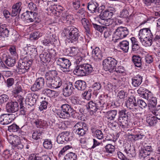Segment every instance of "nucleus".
Masks as SVG:
<instances>
[{"instance_id": "23", "label": "nucleus", "mask_w": 160, "mask_h": 160, "mask_svg": "<svg viewBox=\"0 0 160 160\" xmlns=\"http://www.w3.org/2000/svg\"><path fill=\"white\" fill-rule=\"evenodd\" d=\"M21 5V2H18L12 6L11 14L12 16L15 17L20 13L22 9Z\"/></svg>"}, {"instance_id": "60", "label": "nucleus", "mask_w": 160, "mask_h": 160, "mask_svg": "<svg viewBox=\"0 0 160 160\" xmlns=\"http://www.w3.org/2000/svg\"><path fill=\"white\" fill-rule=\"evenodd\" d=\"M8 99L9 97L7 95H2L0 96V104L7 102Z\"/></svg>"}, {"instance_id": "29", "label": "nucleus", "mask_w": 160, "mask_h": 160, "mask_svg": "<svg viewBox=\"0 0 160 160\" xmlns=\"http://www.w3.org/2000/svg\"><path fill=\"white\" fill-rule=\"evenodd\" d=\"M75 87L78 90H84L86 87V84L85 82L81 80H78L75 83Z\"/></svg>"}, {"instance_id": "24", "label": "nucleus", "mask_w": 160, "mask_h": 160, "mask_svg": "<svg viewBox=\"0 0 160 160\" xmlns=\"http://www.w3.org/2000/svg\"><path fill=\"white\" fill-rule=\"evenodd\" d=\"M137 100L135 98L132 96L129 98L128 100L126 101V104L127 107L130 109H132L134 107L137 105Z\"/></svg>"}, {"instance_id": "31", "label": "nucleus", "mask_w": 160, "mask_h": 160, "mask_svg": "<svg viewBox=\"0 0 160 160\" xmlns=\"http://www.w3.org/2000/svg\"><path fill=\"white\" fill-rule=\"evenodd\" d=\"M153 36L150 37H147L141 39H140L141 42L143 46L147 47L151 46L152 43Z\"/></svg>"}, {"instance_id": "22", "label": "nucleus", "mask_w": 160, "mask_h": 160, "mask_svg": "<svg viewBox=\"0 0 160 160\" xmlns=\"http://www.w3.org/2000/svg\"><path fill=\"white\" fill-rule=\"evenodd\" d=\"M74 89L72 83L69 82L65 86L63 89V94L65 97H68L71 95Z\"/></svg>"}, {"instance_id": "15", "label": "nucleus", "mask_w": 160, "mask_h": 160, "mask_svg": "<svg viewBox=\"0 0 160 160\" xmlns=\"http://www.w3.org/2000/svg\"><path fill=\"white\" fill-rule=\"evenodd\" d=\"M38 98V94L31 93H28L26 98V103L30 106H33L36 103Z\"/></svg>"}, {"instance_id": "26", "label": "nucleus", "mask_w": 160, "mask_h": 160, "mask_svg": "<svg viewBox=\"0 0 160 160\" xmlns=\"http://www.w3.org/2000/svg\"><path fill=\"white\" fill-rule=\"evenodd\" d=\"M142 78L139 75H137L132 79V84L134 87L139 86L142 82Z\"/></svg>"}, {"instance_id": "42", "label": "nucleus", "mask_w": 160, "mask_h": 160, "mask_svg": "<svg viewBox=\"0 0 160 160\" xmlns=\"http://www.w3.org/2000/svg\"><path fill=\"white\" fill-rule=\"evenodd\" d=\"M54 88H59L62 85V81L61 79L57 75L54 77Z\"/></svg>"}, {"instance_id": "8", "label": "nucleus", "mask_w": 160, "mask_h": 160, "mask_svg": "<svg viewBox=\"0 0 160 160\" xmlns=\"http://www.w3.org/2000/svg\"><path fill=\"white\" fill-rule=\"evenodd\" d=\"M88 130V125L82 121L77 122L73 127V131L76 134L81 136L84 135Z\"/></svg>"}, {"instance_id": "63", "label": "nucleus", "mask_w": 160, "mask_h": 160, "mask_svg": "<svg viewBox=\"0 0 160 160\" xmlns=\"http://www.w3.org/2000/svg\"><path fill=\"white\" fill-rule=\"evenodd\" d=\"M124 72V70L123 67L121 66L119 67L117 69L115 68L113 71L114 74H116L117 73H122Z\"/></svg>"}, {"instance_id": "20", "label": "nucleus", "mask_w": 160, "mask_h": 160, "mask_svg": "<svg viewBox=\"0 0 160 160\" xmlns=\"http://www.w3.org/2000/svg\"><path fill=\"white\" fill-rule=\"evenodd\" d=\"M124 151L127 155L130 158H134L136 155L135 149L129 144H126L124 147Z\"/></svg>"}, {"instance_id": "51", "label": "nucleus", "mask_w": 160, "mask_h": 160, "mask_svg": "<svg viewBox=\"0 0 160 160\" xmlns=\"http://www.w3.org/2000/svg\"><path fill=\"white\" fill-rule=\"evenodd\" d=\"M128 95V93L124 90L119 91L118 94V97L120 99H124L127 97Z\"/></svg>"}, {"instance_id": "25", "label": "nucleus", "mask_w": 160, "mask_h": 160, "mask_svg": "<svg viewBox=\"0 0 160 160\" xmlns=\"http://www.w3.org/2000/svg\"><path fill=\"white\" fill-rule=\"evenodd\" d=\"M9 32V30L7 28L6 24L0 25V38L1 37L5 38L8 37Z\"/></svg>"}, {"instance_id": "45", "label": "nucleus", "mask_w": 160, "mask_h": 160, "mask_svg": "<svg viewBox=\"0 0 160 160\" xmlns=\"http://www.w3.org/2000/svg\"><path fill=\"white\" fill-rule=\"evenodd\" d=\"M42 132L39 130L35 131L32 133V138L36 140L39 139L42 137Z\"/></svg>"}, {"instance_id": "13", "label": "nucleus", "mask_w": 160, "mask_h": 160, "mask_svg": "<svg viewBox=\"0 0 160 160\" xmlns=\"http://www.w3.org/2000/svg\"><path fill=\"white\" fill-rule=\"evenodd\" d=\"M9 142L16 149L21 150L23 148V144L21 143L19 137L17 136H11L8 138Z\"/></svg>"}, {"instance_id": "34", "label": "nucleus", "mask_w": 160, "mask_h": 160, "mask_svg": "<svg viewBox=\"0 0 160 160\" xmlns=\"http://www.w3.org/2000/svg\"><path fill=\"white\" fill-rule=\"evenodd\" d=\"M132 61L135 66L140 68L142 65V59L139 56H133L132 58Z\"/></svg>"}, {"instance_id": "47", "label": "nucleus", "mask_w": 160, "mask_h": 160, "mask_svg": "<svg viewBox=\"0 0 160 160\" xmlns=\"http://www.w3.org/2000/svg\"><path fill=\"white\" fill-rule=\"evenodd\" d=\"M29 13L30 12L26 11L23 13L21 15L22 19L27 22H30Z\"/></svg>"}, {"instance_id": "28", "label": "nucleus", "mask_w": 160, "mask_h": 160, "mask_svg": "<svg viewBox=\"0 0 160 160\" xmlns=\"http://www.w3.org/2000/svg\"><path fill=\"white\" fill-rule=\"evenodd\" d=\"M117 113V111L116 110L108 111L106 113L105 118L108 121L113 120Z\"/></svg>"}, {"instance_id": "43", "label": "nucleus", "mask_w": 160, "mask_h": 160, "mask_svg": "<svg viewBox=\"0 0 160 160\" xmlns=\"http://www.w3.org/2000/svg\"><path fill=\"white\" fill-rule=\"evenodd\" d=\"M105 152L109 154H113L115 151V147L111 144H108L104 147Z\"/></svg>"}, {"instance_id": "30", "label": "nucleus", "mask_w": 160, "mask_h": 160, "mask_svg": "<svg viewBox=\"0 0 160 160\" xmlns=\"http://www.w3.org/2000/svg\"><path fill=\"white\" fill-rule=\"evenodd\" d=\"M92 55L96 59L101 60L102 59V55L101 51L98 47H96L92 52Z\"/></svg>"}, {"instance_id": "33", "label": "nucleus", "mask_w": 160, "mask_h": 160, "mask_svg": "<svg viewBox=\"0 0 160 160\" xmlns=\"http://www.w3.org/2000/svg\"><path fill=\"white\" fill-rule=\"evenodd\" d=\"M39 57L41 60L43 62L46 63L50 61V55L49 53L43 52L40 54Z\"/></svg>"}, {"instance_id": "62", "label": "nucleus", "mask_w": 160, "mask_h": 160, "mask_svg": "<svg viewBox=\"0 0 160 160\" xmlns=\"http://www.w3.org/2000/svg\"><path fill=\"white\" fill-rule=\"evenodd\" d=\"M78 49L77 47H72L71 48L70 54L71 55L74 56H75L78 54Z\"/></svg>"}, {"instance_id": "58", "label": "nucleus", "mask_w": 160, "mask_h": 160, "mask_svg": "<svg viewBox=\"0 0 160 160\" xmlns=\"http://www.w3.org/2000/svg\"><path fill=\"white\" fill-rule=\"evenodd\" d=\"M43 93L46 94L47 96L49 97H52V93H53V90L50 89L49 88L44 89L42 92Z\"/></svg>"}, {"instance_id": "16", "label": "nucleus", "mask_w": 160, "mask_h": 160, "mask_svg": "<svg viewBox=\"0 0 160 160\" xmlns=\"http://www.w3.org/2000/svg\"><path fill=\"white\" fill-rule=\"evenodd\" d=\"M18 103L16 101L11 102L7 103L6 109L8 113H14L18 111L19 109Z\"/></svg>"}, {"instance_id": "61", "label": "nucleus", "mask_w": 160, "mask_h": 160, "mask_svg": "<svg viewBox=\"0 0 160 160\" xmlns=\"http://www.w3.org/2000/svg\"><path fill=\"white\" fill-rule=\"evenodd\" d=\"M95 137L99 139H102L103 138V135L102 132L99 130L96 131L95 132Z\"/></svg>"}, {"instance_id": "41", "label": "nucleus", "mask_w": 160, "mask_h": 160, "mask_svg": "<svg viewBox=\"0 0 160 160\" xmlns=\"http://www.w3.org/2000/svg\"><path fill=\"white\" fill-rule=\"evenodd\" d=\"M77 157L76 153L70 152L66 155L64 158V160H76Z\"/></svg>"}, {"instance_id": "5", "label": "nucleus", "mask_w": 160, "mask_h": 160, "mask_svg": "<svg viewBox=\"0 0 160 160\" xmlns=\"http://www.w3.org/2000/svg\"><path fill=\"white\" fill-rule=\"evenodd\" d=\"M60 111L57 113L58 116L62 119H68L70 117L71 114L74 112L73 109L68 104L62 105Z\"/></svg>"}, {"instance_id": "1", "label": "nucleus", "mask_w": 160, "mask_h": 160, "mask_svg": "<svg viewBox=\"0 0 160 160\" xmlns=\"http://www.w3.org/2000/svg\"><path fill=\"white\" fill-rule=\"evenodd\" d=\"M63 34L68 39L69 43L74 44L82 43L84 39L83 37L80 35L78 30L74 26L68 27L64 28Z\"/></svg>"}, {"instance_id": "11", "label": "nucleus", "mask_w": 160, "mask_h": 160, "mask_svg": "<svg viewBox=\"0 0 160 160\" xmlns=\"http://www.w3.org/2000/svg\"><path fill=\"white\" fill-rule=\"evenodd\" d=\"M58 68L63 72L67 71V69L71 66L70 61L65 58H59L56 61Z\"/></svg>"}, {"instance_id": "59", "label": "nucleus", "mask_w": 160, "mask_h": 160, "mask_svg": "<svg viewBox=\"0 0 160 160\" xmlns=\"http://www.w3.org/2000/svg\"><path fill=\"white\" fill-rule=\"evenodd\" d=\"M7 86L9 88L12 86L14 83V80L12 78H8L5 82Z\"/></svg>"}, {"instance_id": "36", "label": "nucleus", "mask_w": 160, "mask_h": 160, "mask_svg": "<svg viewBox=\"0 0 160 160\" xmlns=\"http://www.w3.org/2000/svg\"><path fill=\"white\" fill-rule=\"evenodd\" d=\"M119 47L121 49L125 52H127L129 49V42L126 40L120 42Z\"/></svg>"}, {"instance_id": "54", "label": "nucleus", "mask_w": 160, "mask_h": 160, "mask_svg": "<svg viewBox=\"0 0 160 160\" xmlns=\"http://www.w3.org/2000/svg\"><path fill=\"white\" fill-rule=\"evenodd\" d=\"M137 104L142 109L145 108L147 106L146 103L143 100L141 99L137 100Z\"/></svg>"}, {"instance_id": "38", "label": "nucleus", "mask_w": 160, "mask_h": 160, "mask_svg": "<svg viewBox=\"0 0 160 160\" xmlns=\"http://www.w3.org/2000/svg\"><path fill=\"white\" fill-rule=\"evenodd\" d=\"M128 136L129 137H131L132 139L134 141H138L142 139L144 137V135L140 133H138L136 134H132L131 133L130 134L129 133Z\"/></svg>"}, {"instance_id": "35", "label": "nucleus", "mask_w": 160, "mask_h": 160, "mask_svg": "<svg viewBox=\"0 0 160 160\" xmlns=\"http://www.w3.org/2000/svg\"><path fill=\"white\" fill-rule=\"evenodd\" d=\"M82 24L87 34H89L90 25L88 20L86 18H82L81 20Z\"/></svg>"}, {"instance_id": "48", "label": "nucleus", "mask_w": 160, "mask_h": 160, "mask_svg": "<svg viewBox=\"0 0 160 160\" xmlns=\"http://www.w3.org/2000/svg\"><path fill=\"white\" fill-rule=\"evenodd\" d=\"M150 154V152H147L145 151L143 149H141L139 152V157L140 159L143 160L145 159L147 156Z\"/></svg>"}, {"instance_id": "27", "label": "nucleus", "mask_w": 160, "mask_h": 160, "mask_svg": "<svg viewBox=\"0 0 160 160\" xmlns=\"http://www.w3.org/2000/svg\"><path fill=\"white\" fill-rule=\"evenodd\" d=\"M4 56L5 57H3V59L6 65L11 67L14 66L16 63L15 59L10 56H7L5 55H4L3 57Z\"/></svg>"}, {"instance_id": "12", "label": "nucleus", "mask_w": 160, "mask_h": 160, "mask_svg": "<svg viewBox=\"0 0 160 160\" xmlns=\"http://www.w3.org/2000/svg\"><path fill=\"white\" fill-rule=\"evenodd\" d=\"M92 25L94 28L101 32L104 31V36L105 38H110L112 35V32L110 29L104 26L98 25L96 24L92 23Z\"/></svg>"}, {"instance_id": "50", "label": "nucleus", "mask_w": 160, "mask_h": 160, "mask_svg": "<svg viewBox=\"0 0 160 160\" xmlns=\"http://www.w3.org/2000/svg\"><path fill=\"white\" fill-rule=\"evenodd\" d=\"M158 0H142L143 3L147 6H150L154 4L157 5L158 4Z\"/></svg>"}, {"instance_id": "55", "label": "nucleus", "mask_w": 160, "mask_h": 160, "mask_svg": "<svg viewBox=\"0 0 160 160\" xmlns=\"http://www.w3.org/2000/svg\"><path fill=\"white\" fill-rule=\"evenodd\" d=\"M48 102L46 101L43 100L41 102V105L39 107V109L40 111L47 108Z\"/></svg>"}, {"instance_id": "46", "label": "nucleus", "mask_w": 160, "mask_h": 160, "mask_svg": "<svg viewBox=\"0 0 160 160\" xmlns=\"http://www.w3.org/2000/svg\"><path fill=\"white\" fill-rule=\"evenodd\" d=\"M43 146L44 148L47 149H50L52 146V142L50 139H45L43 142Z\"/></svg>"}, {"instance_id": "37", "label": "nucleus", "mask_w": 160, "mask_h": 160, "mask_svg": "<svg viewBox=\"0 0 160 160\" xmlns=\"http://www.w3.org/2000/svg\"><path fill=\"white\" fill-rule=\"evenodd\" d=\"M148 105L150 109H152V108H154L156 107L157 104V100L156 97L152 96H151L150 98L148 100Z\"/></svg>"}, {"instance_id": "9", "label": "nucleus", "mask_w": 160, "mask_h": 160, "mask_svg": "<svg viewBox=\"0 0 160 160\" xmlns=\"http://www.w3.org/2000/svg\"><path fill=\"white\" fill-rule=\"evenodd\" d=\"M57 73L55 70H52L46 72L45 78L46 79L47 86L50 89L54 88V77L57 75Z\"/></svg>"}, {"instance_id": "57", "label": "nucleus", "mask_w": 160, "mask_h": 160, "mask_svg": "<svg viewBox=\"0 0 160 160\" xmlns=\"http://www.w3.org/2000/svg\"><path fill=\"white\" fill-rule=\"evenodd\" d=\"M152 95V93L150 92L148 90H147V92H145L144 93L142 94V95L141 96L143 98L148 100Z\"/></svg>"}, {"instance_id": "3", "label": "nucleus", "mask_w": 160, "mask_h": 160, "mask_svg": "<svg viewBox=\"0 0 160 160\" xmlns=\"http://www.w3.org/2000/svg\"><path fill=\"white\" fill-rule=\"evenodd\" d=\"M92 71L93 68L91 65L85 63L77 66L73 72L76 75L83 76L91 73Z\"/></svg>"}, {"instance_id": "2", "label": "nucleus", "mask_w": 160, "mask_h": 160, "mask_svg": "<svg viewBox=\"0 0 160 160\" xmlns=\"http://www.w3.org/2000/svg\"><path fill=\"white\" fill-rule=\"evenodd\" d=\"M115 12V8L111 7H109L104 11H102L99 15V23L106 26L112 25L114 20L111 18Z\"/></svg>"}, {"instance_id": "44", "label": "nucleus", "mask_w": 160, "mask_h": 160, "mask_svg": "<svg viewBox=\"0 0 160 160\" xmlns=\"http://www.w3.org/2000/svg\"><path fill=\"white\" fill-rule=\"evenodd\" d=\"M152 113L155 115L157 119L160 120V105H158L157 107L151 109Z\"/></svg>"}, {"instance_id": "17", "label": "nucleus", "mask_w": 160, "mask_h": 160, "mask_svg": "<svg viewBox=\"0 0 160 160\" xmlns=\"http://www.w3.org/2000/svg\"><path fill=\"white\" fill-rule=\"evenodd\" d=\"M13 114H3L0 116V123L3 125H8L14 120Z\"/></svg>"}, {"instance_id": "40", "label": "nucleus", "mask_w": 160, "mask_h": 160, "mask_svg": "<svg viewBox=\"0 0 160 160\" xmlns=\"http://www.w3.org/2000/svg\"><path fill=\"white\" fill-rule=\"evenodd\" d=\"M157 117L149 116L147 117L146 121L150 126H152L156 123L157 120Z\"/></svg>"}, {"instance_id": "52", "label": "nucleus", "mask_w": 160, "mask_h": 160, "mask_svg": "<svg viewBox=\"0 0 160 160\" xmlns=\"http://www.w3.org/2000/svg\"><path fill=\"white\" fill-rule=\"evenodd\" d=\"M88 107L91 111L95 112L98 110L96 103L92 101H90L88 103Z\"/></svg>"}, {"instance_id": "64", "label": "nucleus", "mask_w": 160, "mask_h": 160, "mask_svg": "<svg viewBox=\"0 0 160 160\" xmlns=\"http://www.w3.org/2000/svg\"><path fill=\"white\" fill-rule=\"evenodd\" d=\"M28 8L32 11H36L37 10L36 5L32 2H30L28 4Z\"/></svg>"}, {"instance_id": "49", "label": "nucleus", "mask_w": 160, "mask_h": 160, "mask_svg": "<svg viewBox=\"0 0 160 160\" xmlns=\"http://www.w3.org/2000/svg\"><path fill=\"white\" fill-rule=\"evenodd\" d=\"M20 129V128L18 125L15 124L9 126L8 127V130L10 132H17Z\"/></svg>"}, {"instance_id": "53", "label": "nucleus", "mask_w": 160, "mask_h": 160, "mask_svg": "<svg viewBox=\"0 0 160 160\" xmlns=\"http://www.w3.org/2000/svg\"><path fill=\"white\" fill-rule=\"evenodd\" d=\"M42 36V33H41L39 31H36L31 34L30 38L32 39L36 40Z\"/></svg>"}, {"instance_id": "10", "label": "nucleus", "mask_w": 160, "mask_h": 160, "mask_svg": "<svg viewBox=\"0 0 160 160\" xmlns=\"http://www.w3.org/2000/svg\"><path fill=\"white\" fill-rule=\"evenodd\" d=\"M128 34V29L126 28L120 27L114 32L113 37L116 40H118L125 37Z\"/></svg>"}, {"instance_id": "6", "label": "nucleus", "mask_w": 160, "mask_h": 160, "mask_svg": "<svg viewBox=\"0 0 160 160\" xmlns=\"http://www.w3.org/2000/svg\"><path fill=\"white\" fill-rule=\"evenodd\" d=\"M117 63V60L111 57H108L104 59L102 62L103 68L106 71L113 72Z\"/></svg>"}, {"instance_id": "18", "label": "nucleus", "mask_w": 160, "mask_h": 160, "mask_svg": "<svg viewBox=\"0 0 160 160\" xmlns=\"http://www.w3.org/2000/svg\"><path fill=\"white\" fill-rule=\"evenodd\" d=\"M153 36L151 30L148 28H144L140 30L138 35L140 39L150 37L151 38V37Z\"/></svg>"}, {"instance_id": "14", "label": "nucleus", "mask_w": 160, "mask_h": 160, "mask_svg": "<svg viewBox=\"0 0 160 160\" xmlns=\"http://www.w3.org/2000/svg\"><path fill=\"white\" fill-rule=\"evenodd\" d=\"M45 83L44 79L42 77L37 78L32 86L31 88L32 91H38L43 88Z\"/></svg>"}, {"instance_id": "21", "label": "nucleus", "mask_w": 160, "mask_h": 160, "mask_svg": "<svg viewBox=\"0 0 160 160\" xmlns=\"http://www.w3.org/2000/svg\"><path fill=\"white\" fill-rule=\"evenodd\" d=\"M68 132H62L59 134L57 137V142L58 143L62 144L70 141V138Z\"/></svg>"}, {"instance_id": "32", "label": "nucleus", "mask_w": 160, "mask_h": 160, "mask_svg": "<svg viewBox=\"0 0 160 160\" xmlns=\"http://www.w3.org/2000/svg\"><path fill=\"white\" fill-rule=\"evenodd\" d=\"M33 124L38 128H42L46 126L47 123L41 119H35L33 122Z\"/></svg>"}, {"instance_id": "4", "label": "nucleus", "mask_w": 160, "mask_h": 160, "mask_svg": "<svg viewBox=\"0 0 160 160\" xmlns=\"http://www.w3.org/2000/svg\"><path fill=\"white\" fill-rule=\"evenodd\" d=\"M22 58L23 59L20 60L18 62V67L19 72L23 73L28 72L32 63V59H29L27 56Z\"/></svg>"}, {"instance_id": "7", "label": "nucleus", "mask_w": 160, "mask_h": 160, "mask_svg": "<svg viewBox=\"0 0 160 160\" xmlns=\"http://www.w3.org/2000/svg\"><path fill=\"white\" fill-rule=\"evenodd\" d=\"M127 111L125 110L120 111L118 121L120 123L121 127L125 130L129 126L128 121V116L126 113Z\"/></svg>"}, {"instance_id": "19", "label": "nucleus", "mask_w": 160, "mask_h": 160, "mask_svg": "<svg viewBox=\"0 0 160 160\" xmlns=\"http://www.w3.org/2000/svg\"><path fill=\"white\" fill-rule=\"evenodd\" d=\"M99 4L97 2L91 1L88 3L87 8L92 13L99 12Z\"/></svg>"}, {"instance_id": "56", "label": "nucleus", "mask_w": 160, "mask_h": 160, "mask_svg": "<svg viewBox=\"0 0 160 160\" xmlns=\"http://www.w3.org/2000/svg\"><path fill=\"white\" fill-rule=\"evenodd\" d=\"M29 14L30 22L36 21L35 20L37 16V14L32 11H30Z\"/></svg>"}, {"instance_id": "39", "label": "nucleus", "mask_w": 160, "mask_h": 160, "mask_svg": "<svg viewBox=\"0 0 160 160\" xmlns=\"http://www.w3.org/2000/svg\"><path fill=\"white\" fill-rule=\"evenodd\" d=\"M22 86L20 82H17L16 85L15 87L13 88L12 91L13 94H18L20 92H22Z\"/></svg>"}]
</instances>
